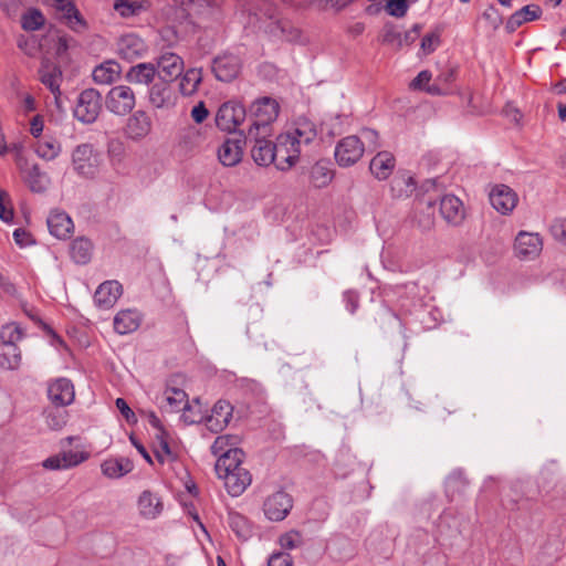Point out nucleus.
Here are the masks:
<instances>
[{"mask_svg": "<svg viewBox=\"0 0 566 566\" xmlns=\"http://www.w3.org/2000/svg\"><path fill=\"white\" fill-rule=\"evenodd\" d=\"M316 136V126L312 120L297 119L291 129L280 134L274 142L276 168L281 171L291 169L298 161L303 146L311 144Z\"/></svg>", "mask_w": 566, "mask_h": 566, "instance_id": "f257e3e1", "label": "nucleus"}, {"mask_svg": "<svg viewBox=\"0 0 566 566\" xmlns=\"http://www.w3.org/2000/svg\"><path fill=\"white\" fill-rule=\"evenodd\" d=\"M249 136H272V124L279 116L280 105L276 99L264 96L255 99L249 108Z\"/></svg>", "mask_w": 566, "mask_h": 566, "instance_id": "f03ea898", "label": "nucleus"}, {"mask_svg": "<svg viewBox=\"0 0 566 566\" xmlns=\"http://www.w3.org/2000/svg\"><path fill=\"white\" fill-rule=\"evenodd\" d=\"M102 111V95L95 88H85L76 97L73 116L82 124H93Z\"/></svg>", "mask_w": 566, "mask_h": 566, "instance_id": "7ed1b4c3", "label": "nucleus"}, {"mask_svg": "<svg viewBox=\"0 0 566 566\" xmlns=\"http://www.w3.org/2000/svg\"><path fill=\"white\" fill-rule=\"evenodd\" d=\"M247 109L239 101H228L222 103L214 116L217 127L226 133L237 132L238 127L244 122Z\"/></svg>", "mask_w": 566, "mask_h": 566, "instance_id": "20e7f679", "label": "nucleus"}, {"mask_svg": "<svg viewBox=\"0 0 566 566\" xmlns=\"http://www.w3.org/2000/svg\"><path fill=\"white\" fill-rule=\"evenodd\" d=\"M364 153V142L356 135H349L337 142L334 157L339 167L347 168L358 163Z\"/></svg>", "mask_w": 566, "mask_h": 566, "instance_id": "39448f33", "label": "nucleus"}, {"mask_svg": "<svg viewBox=\"0 0 566 566\" xmlns=\"http://www.w3.org/2000/svg\"><path fill=\"white\" fill-rule=\"evenodd\" d=\"M106 108L119 116L129 114L136 105V96L133 88L128 85L113 86L105 97Z\"/></svg>", "mask_w": 566, "mask_h": 566, "instance_id": "423d86ee", "label": "nucleus"}, {"mask_svg": "<svg viewBox=\"0 0 566 566\" xmlns=\"http://www.w3.org/2000/svg\"><path fill=\"white\" fill-rule=\"evenodd\" d=\"M72 166L84 178H93L98 168V158L91 144H80L72 151Z\"/></svg>", "mask_w": 566, "mask_h": 566, "instance_id": "0eeeda50", "label": "nucleus"}, {"mask_svg": "<svg viewBox=\"0 0 566 566\" xmlns=\"http://www.w3.org/2000/svg\"><path fill=\"white\" fill-rule=\"evenodd\" d=\"M271 136H249L245 135V140L251 144V156L254 163L259 166L266 167L271 164L276 166V156L274 142L270 139Z\"/></svg>", "mask_w": 566, "mask_h": 566, "instance_id": "6e6552de", "label": "nucleus"}, {"mask_svg": "<svg viewBox=\"0 0 566 566\" xmlns=\"http://www.w3.org/2000/svg\"><path fill=\"white\" fill-rule=\"evenodd\" d=\"M543 250V239L538 233L520 231L515 238L514 251L521 260H534Z\"/></svg>", "mask_w": 566, "mask_h": 566, "instance_id": "1a4fd4ad", "label": "nucleus"}, {"mask_svg": "<svg viewBox=\"0 0 566 566\" xmlns=\"http://www.w3.org/2000/svg\"><path fill=\"white\" fill-rule=\"evenodd\" d=\"M293 507L292 497L284 491H277L266 497L263 504L265 516L273 522L283 521Z\"/></svg>", "mask_w": 566, "mask_h": 566, "instance_id": "9d476101", "label": "nucleus"}, {"mask_svg": "<svg viewBox=\"0 0 566 566\" xmlns=\"http://www.w3.org/2000/svg\"><path fill=\"white\" fill-rule=\"evenodd\" d=\"M241 70V61L238 55L224 53L213 59L212 72L218 81L231 82Z\"/></svg>", "mask_w": 566, "mask_h": 566, "instance_id": "9b49d317", "label": "nucleus"}, {"mask_svg": "<svg viewBox=\"0 0 566 566\" xmlns=\"http://www.w3.org/2000/svg\"><path fill=\"white\" fill-rule=\"evenodd\" d=\"M148 99L153 107L159 109H168L176 104V94L171 86V82L159 80L154 83L148 91Z\"/></svg>", "mask_w": 566, "mask_h": 566, "instance_id": "f8f14e48", "label": "nucleus"}, {"mask_svg": "<svg viewBox=\"0 0 566 566\" xmlns=\"http://www.w3.org/2000/svg\"><path fill=\"white\" fill-rule=\"evenodd\" d=\"M137 511L142 518L153 521L164 512L161 496L150 490H144L137 497Z\"/></svg>", "mask_w": 566, "mask_h": 566, "instance_id": "ddd939ff", "label": "nucleus"}, {"mask_svg": "<svg viewBox=\"0 0 566 566\" xmlns=\"http://www.w3.org/2000/svg\"><path fill=\"white\" fill-rule=\"evenodd\" d=\"M490 202L501 214H509L517 205V195L506 185H495L490 191Z\"/></svg>", "mask_w": 566, "mask_h": 566, "instance_id": "4468645a", "label": "nucleus"}, {"mask_svg": "<svg viewBox=\"0 0 566 566\" xmlns=\"http://www.w3.org/2000/svg\"><path fill=\"white\" fill-rule=\"evenodd\" d=\"M146 52L145 41L134 33L123 35L117 42V54L128 62L143 57Z\"/></svg>", "mask_w": 566, "mask_h": 566, "instance_id": "2eb2a0df", "label": "nucleus"}, {"mask_svg": "<svg viewBox=\"0 0 566 566\" xmlns=\"http://www.w3.org/2000/svg\"><path fill=\"white\" fill-rule=\"evenodd\" d=\"M151 130V119L145 111L138 109L126 122L124 133L128 139L142 140Z\"/></svg>", "mask_w": 566, "mask_h": 566, "instance_id": "dca6fc26", "label": "nucleus"}, {"mask_svg": "<svg viewBox=\"0 0 566 566\" xmlns=\"http://www.w3.org/2000/svg\"><path fill=\"white\" fill-rule=\"evenodd\" d=\"M46 223L50 233L60 240L69 239L74 231L73 220L61 209L51 210Z\"/></svg>", "mask_w": 566, "mask_h": 566, "instance_id": "f3484780", "label": "nucleus"}, {"mask_svg": "<svg viewBox=\"0 0 566 566\" xmlns=\"http://www.w3.org/2000/svg\"><path fill=\"white\" fill-rule=\"evenodd\" d=\"M39 77L41 83L46 86L50 92L53 94L54 103L59 109L63 107L62 103V92H61V82H62V71L60 67L54 65H42L39 70Z\"/></svg>", "mask_w": 566, "mask_h": 566, "instance_id": "a211bd4d", "label": "nucleus"}, {"mask_svg": "<svg viewBox=\"0 0 566 566\" xmlns=\"http://www.w3.org/2000/svg\"><path fill=\"white\" fill-rule=\"evenodd\" d=\"M159 78L172 82L182 74L184 61L172 52H165L157 59Z\"/></svg>", "mask_w": 566, "mask_h": 566, "instance_id": "6ab92c4d", "label": "nucleus"}, {"mask_svg": "<svg viewBox=\"0 0 566 566\" xmlns=\"http://www.w3.org/2000/svg\"><path fill=\"white\" fill-rule=\"evenodd\" d=\"M233 408L224 400H219L214 403L211 415L206 419V426L211 432L222 431L232 419Z\"/></svg>", "mask_w": 566, "mask_h": 566, "instance_id": "aec40b11", "label": "nucleus"}, {"mask_svg": "<svg viewBox=\"0 0 566 566\" xmlns=\"http://www.w3.org/2000/svg\"><path fill=\"white\" fill-rule=\"evenodd\" d=\"M48 395L55 406H69L75 397L74 386L71 380L59 378L49 385Z\"/></svg>", "mask_w": 566, "mask_h": 566, "instance_id": "412c9836", "label": "nucleus"}, {"mask_svg": "<svg viewBox=\"0 0 566 566\" xmlns=\"http://www.w3.org/2000/svg\"><path fill=\"white\" fill-rule=\"evenodd\" d=\"M244 452L239 448H230L227 453H223L217 459L214 470L218 478L226 476V473L233 474L238 469L243 467Z\"/></svg>", "mask_w": 566, "mask_h": 566, "instance_id": "4be33fe9", "label": "nucleus"}, {"mask_svg": "<svg viewBox=\"0 0 566 566\" xmlns=\"http://www.w3.org/2000/svg\"><path fill=\"white\" fill-rule=\"evenodd\" d=\"M440 213L448 223L458 226L464 219L463 203L458 197L446 195L440 199Z\"/></svg>", "mask_w": 566, "mask_h": 566, "instance_id": "5701e85b", "label": "nucleus"}, {"mask_svg": "<svg viewBox=\"0 0 566 566\" xmlns=\"http://www.w3.org/2000/svg\"><path fill=\"white\" fill-rule=\"evenodd\" d=\"M123 293V287L117 281H105L94 294L95 304L101 308L112 307Z\"/></svg>", "mask_w": 566, "mask_h": 566, "instance_id": "b1692460", "label": "nucleus"}, {"mask_svg": "<svg viewBox=\"0 0 566 566\" xmlns=\"http://www.w3.org/2000/svg\"><path fill=\"white\" fill-rule=\"evenodd\" d=\"M227 492L231 496L241 495L252 482V475L247 468L238 469L233 474L226 473V476L220 478Z\"/></svg>", "mask_w": 566, "mask_h": 566, "instance_id": "393cba45", "label": "nucleus"}, {"mask_svg": "<svg viewBox=\"0 0 566 566\" xmlns=\"http://www.w3.org/2000/svg\"><path fill=\"white\" fill-rule=\"evenodd\" d=\"M396 167V159L390 151H378L369 164V170L378 180H386Z\"/></svg>", "mask_w": 566, "mask_h": 566, "instance_id": "a878e982", "label": "nucleus"}, {"mask_svg": "<svg viewBox=\"0 0 566 566\" xmlns=\"http://www.w3.org/2000/svg\"><path fill=\"white\" fill-rule=\"evenodd\" d=\"M243 155L242 140L240 138H228L218 148V158L223 166L233 167L238 165Z\"/></svg>", "mask_w": 566, "mask_h": 566, "instance_id": "bb28decb", "label": "nucleus"}, {"mask_svg": "<svg viewBox=\"0 0 566 566\" xmlns=\"http://www.w3.org/2000/svg\"><path fill=\"white\" fill-rule=\"evenodd\" d=\"M114 329L119 335L135 332L140 323L142 316L136 310H122L114 317Z\"/></svg>", "mask_w": 566, "mask_h": 566, "instance_id": "cd10ccee", "label": "nucleus"}, {"mask_svg": "<svg viewBox=\"0 0 566 566\" xmlns=\"http://www.w3.org/2000/svg\"><path fill=\"white\" fill-rule=\"evenodd\" d=\"M542 14V9L537 4H527L515 11L506 21L505 30L513 33L517 28L526 22L537 20Z\"/></svg>", "mask_w": 566, "mask_h": 566, "instance_id": "c85d7f7f", "label": "nucleus"}, {"mask_svg": "<svg viewBox=\"0 0 566 566\" xmlns=\"http://www.w3.org/2000/svg\"><path fill=\"white\" fill-rule=\"evenodd\" d=\"M50 6L56 11L60 19H63L71 28L83 25L84 22L78 10L70 0H48Z\"/></svg>", "mask_w": 566, "mask_h": 566, "instance_id": "c756f323", "label": "nucleus"}, {"mask_svg": "<svg viewBox=\"0 0 566 566\" xmlns=\"http://www.w3.org/2000/svg\"><path fill=\"white\" fill-rule=\"evenodd\" d=\"M120 72V65L113 60H108L95 66L92 76L95 83L107 85L115 82Z\"/></svg>", "mask_w": 566, "mask_h": 566, "instance_id": "7c9ffc66", "label": "nucleus"}, {"mask_svg": "<svg viewBox=\"0 0 566 566\" xmlns=\"http://www.w3.org/2000/svg\"><path fill=\"white\" fill-rule=\"evenodd\" d=\"M134 468L127 458H112L101 464L102 473L109 479H119L129 473Z\"/></svg>", "mask_w": 566, "mask_h": 566, "instance_id": "2f4dec72", "label": "nucleus"}, {"mask_svg": "<svg viewBox=\"0 0 566 566\" xmlns=\"http://www.w3.org/2000/svg\"><path fill=\"white\" fill-rule=\"evenodd\" d=\"M157 74V69L153 63H138L129 67L126 78L130 83L149 85Z\"/></svg>", "mask_w": 566, "mask_h": 566, "instance_id": "473e14b6", "label": "nucleus"}, {"mask_svg": "<svg viewBox=\"0 0 566 566\" xmlns=\"http://www.w3.org/2000/svg\"><path fill=\"white\" fill-rule=\"evenodd\" d=\"M269 32L274 36L289 42H301L302 32L286 20L271 21L268 25Z\"/></svg>", "mask_w": 566, "mask_h": 566, "instance_id": "72a5a7b5", "label": "nucleus"}, {"mask_svg": "<svg viewBox=\"0 0 566 566\" xmlns=\"http://www.w3.org/2000/svg\"><path fill=\"white\" fill-rule=\"evenodd\" d=\"M161 408L169 412L185 411L188 408L187 394L178 388L166 389Z\"/></svg>", "mask_w": 566, "mask_h": 566, "instance_id": "f704fd0d", "label": "nucleus"}, {"mask_svg": "<svg viewBox=\"0 0 566 566\" xmlns=\"http://www.w3.org/2000/svg\"><path fill=\"white\" fill-rule=\"evenodd\" d=\"M146 0H115L113 8L122 18H133L148 9Z\"/></svg>", "mask_w": 566, "mask_h": 566, "instance_id": "c9c22d12", "label": "nucleus"}, {"mask_svg": "<svg viewBox=\"0 0 566 566\" xmlns=\"http://www.w3.org/2000/svg\"><path fill=\"white\" fill-rule=\"evenodd\" d=\"M228 524L240 539L247 541L252 536V525L244 515L234 511L229 512Z\"/></svg>", "mask_w": 566, "mask_h": 566, "instance_id": "e433bc0d", "label": "nucleus"}, {"mask_svg": "<svg viewBox=\"0 0 566 566\" xmlns=\"http://www.w3.org/2000/svg\"><path fill=\"white\" fill-rule=\"evenodd\" d=\"M21 360V350L18 346L0 345V368L17 370Z\"/></svg>", "mask_w": 566, "mask_h": 566, "instance_id": "4c0bfd02", "label": "nucleus"}, {"mask_svg": "<svg viewBox=\"0 0 566 566\" xmlns=\"http://www.w3.org/2000/svg\"><path fill=\"white\" fill-rule=\"evenodd\" d=\"M202 82L201 69H189L186 71L179 83L180 93L185 96H191L198 91L200 83Z\"/></svg>", "mask_w": 566, "mask_h": 566, "instance_id": "58836bf2", "label": "nucleus"}, {"mask_svg": "<svg viewBox=\"0 0 566 566\" xmlns=\"http://www.w3.org/2000/svg\"><path fill=\"white\" fill-rule=\"evenodd\" d=\"M93 245L86 238L75 239L70 249L71 258L77 264H86L92 258Z\"/></svg>", "mask_w": 566, "mask_h": 566, "instance_id": "ea45409f", "label": "nucleus"}, {"mask_svg": "<svg viewBox=\"0 0 566 566\" xmlns=\"http://www.w3.org/2000/svg\"><path fill=\"white\" fill-rule=\"evenodd\" d=\"M25 181L33 192H43L48 188V176L41 171L39 165L29 167L24 175Z\"/></svg>", "mask_w": 566, "mask_h": 566, "instance_id": "a19ab883", "label": "nucleus"}, {"mask_svg": "<svg viewBox=\"0 0 566 566\" xmlns=\"http://www.w3.org/2000/svg\"><path fill=\"white\" fill-rule=\"evenodd\" d=\"M333 177V170L328 167L327 163H316L311 169V181L316 188L326 187Z\"/></svg>", "mask_w": 566, "mask_h": 566, "instance_id": "79ce46f5", "label": "nucleus"}, {"mask_svg": "<svg viewBox=\"0 0 566 566\" xmlns=\"http://www.w3.org/2000/svg\"><path fill=\"white\" fill-rule=\"evenodd\" d=\"M23 337V329L14 322L8 323L0 328V345L17 346Z\"/></svg>", "mask_w": 566, "mask_h": 566, "instance_id": "37998d69", "label": "nucleus"}, {"mask_svg": "<svg viewBox=\"0 0 566 566\" xmlns=\"http://www.w3.org/2000/svg\"><path fill=\"white\" fill-rule=\"evenodd\" d=\"M244 11L249 14L250 21L253 27H258V23L263 22L264 20H272L274 9L268 2H262V6L248 4Z\"/></svg>", "mask_w": 566, "mask_h": 566, "instance_id": "c03bdc74", "label": "nucleus"}, {"mask_svg": "<svg viewBox=\"0 0 566 566\" xmlns=\"http://www.w3.org/2000/svg\"><path fill=\"white\" fill-rule=\"evenodd\" d=\"M61 153V144L55 138H44L35 145V154L44 160H53Z\"/></svg>", "mask_w": 566, "mask_h": 566, "instance_id": "a18cd8bd", "label": "nucleus"}, {"mask_svg": "<svg viewBox=\"0 0 566 566\" xmlns=\"http://www.w3.org/2000/svg\"><path fill=\"white\" fill-rule=\"evenodd\" d=\"M390 188L394 197H409L416 189V182L411 176L403 175L394 178Z\"/></svg>", "mask_w": 566, "mask_h": 566, "instance_id": "49530a36", "label": "nucleus"}, {"mask_svg": "<svg viewBox=\"0 0 566 566\" xmlns=\"http://www.w3.org/2000/svg\"><path fill=\"white\" fill-rule=\"evenodd\" d=\"M45 23V18L39 9L31 8L21 17V27L25 31L40 30Z\"/></svg>", "mask_w": 566, "mask_h": 566, "instance_id": "de8ad7c7", "label": "nucleus"}, {"mask_svg": "<svg viewBox=\"0 0 566 566\" xmlns=\"http://www.w3.org/2000/svg\"><path fill=\"white\" fill-rule=\"evenodd\" d=\"M238 439L235 436L223 434L216 438L214 442L211 446V452L218 459L228 452L230 448H237Z\"/></svg>", "mask_w": 566, "mask_h": 566, "instance_id": "09e8293b", "label": "nucleus"}, {"mask_svg": "<svg viewBox=\"0 0 566 566\" xmlns=\"http://www.w3.org/2000/svg\"><path fill=\"white\" fill-rule=\"evenodd\" d=\"M222 0H185L184 4L191 6L200 14H209L218 10Z\"/></svg>", "mask_w": 566, "mask_h": 566, "instance_id": "8fccbe9b", "label": "nucleus"}, {"mask_svg": "<svg viewBox=\"0 0 566 566\" xmlns=\"http://www.w3.org/2000/svg\"><path fill=\"white\" fill-rule=\"evenodd\" d=\"M409 7V0H388L385 6V10L391 17L403 18L408 12Z\"/></svg>", "mask_w": 566, "mask_h": 566, "instance_id": "3c124183", "label": "nucleus"}, {"mask_svg": "<svg viewBox=\"0 0 566 566\" xmlns=\"http://www.w3.org/2000/svg\"><path fill=\"white\" fill-rule=\"evenodd\" d=\"M88 453L85 451L70 450L62 453L64 470L76 467L88 459Z\"/></svg>", "mask_w": 566, "mask_h": 566, "instance_id": "603ef678", "label": "nucleus"}, {"mask_svg": "<svg viewBox=\"0 0 566 566\" xmlns=\"http://www.w3.org/2000/svg\"><path fill=\"white\" fill-rule=\"evenodd\" d=\"M364 142V148L369 150H376L380 147L379 135L375 129L363 128L358 136Z\"/></svg>", "mask_w": 566, "mask_h": 566, "instance_id": "864d4df0", "label": "nucleus"}, {"mask_svg": "<svg viewBox=\"0 0 566 566\" xmlns=\"http://www.w3.org/2000/svg\"><path fill=\"white\" fill-rule=\"evenodd\" d=\"M549 231L556 241L566 245V219H555Z\"/></svg>", "mask_w": 566, "mask_h": 566, "instance_id": "5fc2aeb1", "label": "nucleus"}, {"mask_svg": "<svg viewBox=\"0 0 566 566\" xmlns=\"http://www.w3.org/2000/svg\"><path fill=\"white\" fill-rule=\"evenodd\" d=\"M302 543V536L296 531H291L280 537V544L285 549H294Z\"/></svg>", "mask_w": 566, "mask_h": 566, "instance_id": "6e6d98bb", "label": "nucleus"}, {"mask_svg": "<svg viewBox=\"0 0 566 566\" xmlns=\"http://www.w3.org/2000/svg\"><path fill=\"white\" fill-rule=\"evenodd\" d=\"M440 43V33L438 31L426 34L421 40V49L426 54L432 53Z\"/></svg>", "mask_w": 566, "mask_h": 566, "instance_id": "4d7b16f0", "label": "nucleus"}, {"mask_svg": "<svg viewBox=\"0 0 566 566\" xmlns=\"http://www.w3.org/2000/svg\"><path fill=\"white\" fill-rule=\"evenodd\" d=\"M8 195L4 191L0 190V220L6 223H11L13 221V209L10 205H7Z\"/></svg>", "mask_w": 566, "mask_h": 566, "instance_id": "13d9d810", "label": "nucleus"}, {"mask_svg": "<svg viewBox=\"0 0 566 566\" xmlns=\"http://www.w3.org/2000/svg\"><path fill=\"white\" fill-rule=\"evenodd\" d=\"M432 74L428 70H423L411 81L410 88L424 91L431 81Z\"/></svg>", "mask_w": 566, "mask_h": 566, "instance_id": "bf43d9fd", "label": "nucleus"}, {"mask_svg": "<svg viewBox=\"0 0 566 566\" xmlns=\"http://www.w3.org/2000/svg\"><path fill=\"white\" fill-rule=\"evenodd\" d=\"M115 405H116V408L119 410V412L122 413V416L125 418V420L128 423L137 422L136 415L130 409V407L128 406V403L126 402V400L124 398H117L115 401Z\"/></svg>", "mask_w": 566, "mask_h": 566, "instance_id": "052dcab7", "label": "nucleus"}, {"mask_svg": "<svg viewBox=\"0 0 566 566\" xmlns=\"http://www.w3.org/2000/svg\"><path fill=\"white\" fill-rule=\"evenodd\" d=\"M448 491L460 490L465 485V481L461 471L452 472L446 480Z\"/></svg>", "mask_w": 566, "mask_h": 566, "instance_id": "680f3d73", "label": "nucleus"}, {"mask_svg": "<svg viewBox=\"0 0 566 566\" xmlns=\"http://www.w3.org/2000/svg\"><path fill=\"white\" fill-rule=\"evenodd\" d=\"M13 239L20 248H27L34 243L32 235L22 228H17L13 231Z\"/></svg>", "mask_w": 566, "mask_h": 566, "instance_id": "e2e57ef3", "label": "nucleus"}, {"mask_svg": "<svg viewBox=\"0 0 566 566\" xmlns=\"http://www.w3.org/2000/svg\"><path fill=\"white\" fill-rule=\"evenodd\" d=\"M292 557L287 553H274L268 560V566H292Z\"/></svg>", "mask_w": 566, "mask_h": 566, "instance_id": "0e129e2a", "label": "nucleus"}, {"mask_svg": "<svg viewBox=\"0 0 566 566\" xmlns=\"http://www.w3.org/2000/svg\"><path fill=\"white\" fill-rule=\"evenodd\" d=\"M344 302L346 304V308L354 314L358 308L359 296L358 293L354 290L345 291L343 294Z\"/></svg>", "mask_w": 566, "mask_h": 566, "instance_id": "69168bd1", "label": "nucleus"}, {"mask_svg": "<svg viewBox=\"0 0 566 566\" xmlns=\"http://www.w3.org/2000/svg\"><path fill=\"white\" fill-rule=\"evenodd\" d=\"M209 115V111L206 107L205 102H199L196 106H193L191 111V117L195 123L201 124Z\"/></svg>", "mask_w": 566, "mask_h": 566, "instance_id": "338daca9", "label": "nucleus"}, {"mask_svg": "<svg viewBox=\"0 0 566 566\" xmlns=\"http://www.w3.org/2000/svg\"><path fill=\"white\" fill-rule=\"evenodd\" d=\"M43 467L49 470H62L64 469V462L62 454L53 455L43 461Z\"/></svg>", "mask_w": 566, "mask_h": 566, "instance_id": "774afa93", "label": "nucleus"}]
</instances>
